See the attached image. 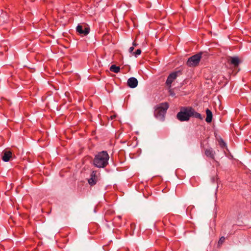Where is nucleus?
I'll return each instance as SVG.
<instances>
[{
    "label": "nucleus",
    "mask_w": 251,
    "mask_h": 251,
    "mask_svg": "<svg viewBox=\"0 0 251 251\" xmlns=\"http://www.w3.org/2000/svg\"><path fill=\"white\" fill-rule=\"evenodd\" d=\"M201 53H199L190 57L187 61V65L189 67H196L198 66L201 57Z\"/></svg>",
    "instance_id": "4"
},
{
    "label": "nucleus",
    "mask_w": 251,
    "mask_h": 251,
    "mask_svg": "<svg viewBox=\"0 0 251 251\" xmlns=\"http://www.w3.org/2000/svg\"><path fill=\"white\" fill-rule=\"evenodd\" d=\"M227 62L234 68L238 67L241 61L238 56H229L227 58Z\"/></svg>",
    "instance_id": "6"
},
{
    "label": "nucleus",
    "mask_w": 251,
    "mask_h": 251,
    "mask_svg": "<svg viewBox=\"0 0 251 251\" xmlns=\"http://www.w3.org/2000/svg\"><path fill=\"white\" fill-rule=\"evenodd\" d=\"M115 117H116V116H115V115H113V116H111V119H114Z\"/></svg>",
    "instance_id": "21"
},
{
    "label": "nucleus",
    "mask_w": 251,
    "mask_h": 251,
    "mask_svg": "<svg viewBox=\"0 0 251 251\" xmlns=\"http://www.w3.org/2000/svg\"><path fill=\"white\" fill-rule=\"evenodd\" d=\"M141 53V50L140 49H138L135 52H133V55L135 56H137V55H140Z\"/></svg>",
    "instance_id": "18"
},
{
    "label": "nucleus",
    "mask_w": 251,
    "mask_h": 251,
    "mask_svg": "<svg viewBox=\"0 0 251 251\" xmlns=\"http://www.w3.org/2000/svg\"><path fill=\"white\" fill-rule=\"evenodd\" d=\"M138 83L137 79L133 77L129 78L127 82L128 86L132 88H135L137 86Z\"/></svg>",
    "instance_id": "10"
},
{
    "label": "nucleus",
    "mask_w": 251,
    "mask_h": 251,
    "mask_svg": "<svg viewBox=\"0 0 251 251\" xmlns=\"http://www.w3.org/2000/svg\"><path fill=\"white\" fill-rule=\"evenodd\" d=\"M189 107H182L177 114L176 118L180 121H187L190 119Z\"/></svg>",
    "instance_id": "3"
},
{
    "label": "nucleus",
    "mask_w": 251,
    "mask_h": 251,
    "mask_svg": "<svg viewBox=\"0 0 251 251\" xmlns=\"http://www.w3.org/2000/svg\"><path fill=\"white\" fill-rule=\"evenodd\" d=\"M135 228V224L131 223L130 224V229H131V230H132V231L130 232V234L131 235H132L133 234V231L134 230Z\"/></svg>",
    "instance_id": "16"
},
{
    "label": "nucleus",
    "mask_w": 251,
    "mask_h": 251,
    "mask_svg": "<svg viewBox=\"0 0 251 251\" xmlns=\"http://www.w3.org/2000/svg\"><path fill=\"white\" fill-rule=\"evenodd\" d=\"M2 153V160L5 162L9 161L10 158L12 157V152L9 150H4Z\"/></svg>",
    "instance_id": "11"
},
{
    "label": "nucleus",
    "mask_w": 251,
    "mask_h": 251,
    "mask_svg": "<svg viewBox=\"0 0 251 251\" xmlns=\"http://www.w3.org/2000/svg\"><path fill=\"white\" fill-rule=\"evenodd\" d=\"M179 73V72H173L170 74L168 76L166 84L169 88L171 87L172 82L176 78L177 74Z\"/></svg>",
    "instance_id": "7"
},
{
    "label": "nucleus",
    "mask_w": 251,
    "mask_h": 251,
    "mask_svg": "<svg viewBox=\"0 0 251 251\" xmlns=\"http://www.w3.org/2000/svg\"><path fill=\"white\" fill-rule=\"evenodd\" d=\"M118 218L120 219L121 218V216H118Z\"/></svg>",
    "instance_id": "22"
},
{
    "label": "nucleus",
    "mask_w": 251,
    "mask_h": 251,
    "mask_svg": "<svg viewBox=\"0 0 251 251\" xmlns=\"http://www.w3.org/2000/svg\"><path fill=\"white\" fill-rule=\"evenodd\" d=\"M137 45V44L135 42H134L133 43V46L136 47Z\"/></svg>",
    "instance_id": "20"
},
{
    "label": "nucleus",
    "mask_w": 251,
    "mask_h": 251,
    "mask_svg": "<svg viewBox=\"0 0 251 251\" xmlns=\"http://www.w3.org/2000/svg\"><path fill=\"white\" fill-rule=\"evenodd\" d=\"M134 47H131L129 49V52H132L134 50Z\"/></svg>",
    "instance_id": "19"
},
{
    "label": "nucleus",
    "mask_w": 251,
    "mask_h": 251,
    "mask_svg": "<svg viewBox=\"0 0 251 251\" xmlns=\"http://www.w3.org/2000/svg\"><path fill=\"white\" fill-rule=\"evenodd\" d=\"M206 118L205 121L208 123H211L212 120V112L209 109H206Z\"/></svg>",
    "instance_id": "13"
},
{
    "label": "nucleus",
    "mask_w": 251,
    "mask_h": 251,
    "mask_svg": "<svg viewBox=\"0 0 251 251\" xmlns=\"http://www.w3.org/2000/svg\"><path fill=\"white\" fill-rule=\"evenodd\" d=\"M225 241V238L224 236H222L219 240L218 242V246L220 247Z\"/></svg>",
    "instance_id": "15"
},
{
    "label": "nucleus",
    "mask_w": 251,
    "mask_h": 251,
    "mask_svg": "<svg viewBox=\"0 0 251 251\" xmlns=\"http://www.w3.org/2000/svg\"><path fill=\"white\" fill-rule=\"evenodd\" d=\"M215 152L212 150L211 148L207 149L205 150V155L212 159H215Z\"/></svg>",
    "instance_id": "12"
},
{
    "label": "nucleus",
    "mask_w": 251,
    "mask_h": 251,
    "mask_svg": "<svg viewBox=\"0 0 251 251\" xmlns=\"http://www.w3.org/2000/svg\"><path fill=\"white\" fill-rule=\"evenodd\" d=\"M76 31L79 34L83 35H87L89 34L90 29L87 25H85L84 26L81 25H78L76 28Z\"/></svg>",
    "instance_id": "5"
},
{
    "label": "nucleus",
    "mask_w": 251,
    "mask_h": 251,
    "mask_svg": "<svg viewBox=\"0 0 251 251\" xmlns=\"http://www.w3.org/2000/svg\"><path fill=\"white\" fill-rule=\"evenodd\" d=\"M97 173V172L96 171H93L90 175V178L88 180V181L91 186L95 185L98 180Z\"/></svg>",
    "instance_id": "8"
},
{
    "label": "nucleus",
    "mask_w": 251,
    "mask_h": 251,
    "mask_svg": "<svg viewBox=\"0 0 251 251\" xmlns=\"http://www.w3.org/2000/svg\"><path fill=\"white\" fill-rule=\"evenodd\" d=\"M219 145L222 148H224L226 146V143L222 139H221L219 141Z\"/></svg>",
    "instance_id": "17"
},
{
    "label": "nucleus",
    "mask_w": 251,
    "mask_h": 251,
    "mask_svg": "<svg viewBox=\"0 0 251 251\" xmlns=\"http://www.w3.org/2000/svg\"><path fill=\"white\" fill-rule=\"evenodd\" d=\"M120 68L115 65H112L110 67V71L115 73H118L120 72Z\"/></svg>",
    "instance_id": "14"
},
{
    "label": "nucleus",
    "mask_w": 251,
    "mask_h": 251,
    "mask_svg": "<svg viewBox=\"0 0 251 251\" xmlns=\"http://www.w3.org/2000/svg\"><path fill=\"white\" fill-rule=\"evenodd\" d=\"M109 156L106 151H102L95 155L93 164L99 168H104L108 164Z\"/></svg>",
    "instance_id": "1"
},
{
    "label": "nucleus",
    "mask_w": 251,
    "mask_h": 251,
    "mask_svg": "<svg viewBox=\"0 0 251 251\" xmlns=\"http://www.w3.org/2000/svg\"><path fill=\"white\" fill-rule=\"evenodd\" d=\"M168 108L169 104L167 102H162L156 105L154 107V116L157 119L163 121Z\"/></svg>",
    "instance_id": "2"
},
{
    "label": "nucleus",
    "mask_w": 251,
    "mask_h": 251,
    "mask_svg": "<svg viewBox=\"0 0 251 251\" xmlns=\"http://www.w3.org/2000/svg\"><path fill=\"white\" fill-rule=\"evenodd\" d=\"M188 111L190 113V118L191 117H193L201 120L203 119L200 113L196 112L192 107H189V110Z\"/></svg>",
    "instance_id": "9"
}]
</instances>
